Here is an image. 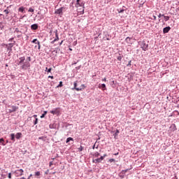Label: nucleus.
<instances>
[{
    "instance_id": "1",
    "label": "nucleus",
    "mask_w": 179,
    "mask_h": 179,
    "mask_svg": "<svg viewBox=\"0 0 179 179\" xmlns=\"http://www.w3.org/2000/svg\"><path fill=\"white\" fill-rule=\"evenodd\" d=\"M78 86V81L74 82V89L77 92H80V90H83V89H86V86L85 84L81 85L80 87H77Z\"/></svg>"
},
{
    "instance_id": "2",
    "label": "nucleus",
    "mask_w": 179,
    "mask_h": 179,
    "mask_svg": "<svg viewBox=\"0 0 179 179\" xmlns=\"http://www.w3.org/2000/svg\"><path fill=\"white\" fill-rule=\"evenodd\" d=\"M29 68H30V62H27V60H26L22 65H21V69H24V71H26V69H29Z\"/></svg>"
},
{
    "instance_id": "3",
    "label": "nucleus",
    "mask_w": 179,
    "mask_h": 179,
    "mask_svg": "<svg viewBox=\"0 0 179 179\" xmlns=\"http://www.w3.org/2000/svg\"><path fill=\"white\" fill-rule=\"evenodd\" d=\"M23 173H24L23 169H18L14 172V173L15 174V176L17 177H20V176H23Z\"/></svg>"
},
{
    "instance_id": "4",
    "label": "nucleus",
    "mask_w": 179,
    "mask_h": 179,
    "mask_svg": "<svg viewBox=\"0 0 179 179\" xmlns=\"http://www.w3.org/2000/svg\"><path fill=\"white\" fill-rule=\"evenodd\" d=\"M148 48H149V45L145 43V42H143L141 48L143 50V51H148Z\"/></svg>"
},
{
    "instance_id": "5",
    "label": "nucleus",
    "mask_w": 179,
    "mask_h": 179,
    "mask_svg": "<svg viewBox=\"0 0 179 179\" xmlns=\"http://www.w3.org/2000/svg\"><path fill=\"white\" fill-rule=\"evenodd\" d=\"M64 10V7H62L55 11L56 15H62V11Z\"/></svg>"
},
{
    "instance_id": "6",
    "label": "nucleus",
    "mask_w": 179,
    "mask_h": 179,
    "mask_svg": "<svg viewBox=\"0 0 179 179\" xmlns=\"http://www.w3.org/2000/svg\"><path fill=\"white\" fill-rule=\"evenodd\" d=\"M99 89H101V90L104 92V90H107V87L106 86V84H99Z\"/></svg>"
},
{
    "instance_id": "7",
    "label": "nucleus",
    "mask_w": 179,
    "mask_h": 179,
    "mask_svg": "<svg viewBox=\"0 0 179 179\" xmlns=\"http://www.w3.org/2000/svg\"><path fill=\"white\" fill-rule=\"evenodd\" d=\"M104 160V157H101L100 158L96 159L93 160L94 163H101V161Z\"/></svg>"
},
{
    "instance_id": "8",
    "label": "nucleus",
    "mask_w": 179,
    "mask_h": 179,
    "mask_svg": "<svg viewBox=\"0 0 179 179\" xmlns=\"http://www.w3.org/2000/svg\"><path fill=\"white\" fill-rule=\"evenodd\" d=\"M55 33L56 38H55L54 41H52V44H54L55 41H58V40H59V37L58 36V31L56 30Z\"/></svg>"
},
{
    "instance_id": "9",
    "label": "nucleus",
    "mask_w": 179,
    "mask_h": 179,
    "mask_svg": "<svg viewBox=\"0 0 179 179\" xmlns=\"http://www.w3.org/2000/svg\"><path fill=\"white\" fill-rule=\"evenodd\" d=\"M170 30H171V28L170 27H166L164 28V29H163L164 34H166V33H169V31H170Z\"/></svg>"
},
{
    "instance_id": "10",
    "label": "nucleus",
    "mask_w": 179,
    "mask_h": 179,
    "mask_svg": "<svg viewBox=\"0 0 179 179\" xmlns=\"http://www.w3.org/2000/svg\"><path fill=\"white\" fill-rule=\"evenodd\" d=\"M24 59H26V58H24V57H20L19 58V62L17 64V65H22L23 64V62H24Z\"/></svg>"
},
{
    "instance_id": "11",
    "label": "nucleus",
    "mask_w": 179,
    "mask_h": 179,
    "mask_svg": "<svg viewBox=\"0 0 179 179\" xmlns=\"http://www.w3.org/2000/svg\"><path fill=\"white\" fill-rule=\"evenodd\" d=\"M50 113L51 114H53V115H55V114H59V108H55V110H51L50 111Z\"/></svg>"
},
{
    "instance_id": "12",
    "label": "nucleus",
    "mask_w": 179,
    "mask_h": 179,
    "mask_svg": "<svg viewBox=\"0 0 179 179\" xmlns=\"http://www.w3.org/2000/svg\"><path fill=\"white\" fill-rule=\"evenodd\" d=\"M17 107L13 106H11V109H9V113H15L17 110Z\"/></svg>"
},
{
    "instance_id": "13",
    "label": "nucleus",
    "mask_w": 179,
    "mask_h": 179,
    "mask_svg": "<svg viewBox=\"0 0 179 179\" xmlns=\"http://www.w3.org/2000/svg\"><path fill=\"white\" fill-rule=\"evenodd\" d=\"M83 5H85V3H80V0H76V7H79V6H83Z\"/></svg>"
},
{
    "instance_id": "14",
    "label": "nucleus",
    "mask_w": 179,
    "mask_h": 179,
    "mask_svg": "<svg viewBox=\"0 0 179 179\" xmlns=\"http://www.w3.org/2000/svg\"><path fill=\"white\" fill-rule=\"evenodd\" d=\"M31 30H37L38 29V25L37 24H34L31 26Z\"/></svg>"
},
{
    "instance_id": "15",
    "label": "nucleus",
    "mask_w": 179,
    "mask_h": 179,
    "mask_svg": "<svg viewBox=\"0 0 179 179\" xmlns=\"http://www.w3.org/2000/svg\"><path fill=\"white\" fill-rule=\"evenodd\" d=\"M131 38L129 37H127L125 39L126 43H127V44H132V43L131 42Z\"/></svg>"
},
{
    "instance_id": "16",
    "label": "nucleus",
    "mask_w": 179,
    "mask_h": 179,
    "mask_svg": "<svg viewBox=\"0 0 179 179\" xmlns=\"http://www.w3.org/2000/svg\"><path fill=\"white\" fill-rule=\"evenodd\" d=\"M15 138L16 139H20V138H22V133H17L15 134Z\"/></svg>"
},
{
    "instance_id": "17",
    "label": "nucleus",
    "mask_w": 179,
    "mask_h": 179,
    "mask_svg": "<svg viewBox=\"0 0 179 179\" xmlns=\"http://www.w3.org/2000/svg\"><path fill=\"white\" fill-rule=\"evenodd\" d=\"M32 43H35V44H38L39 45V48H40V41H38L37 39H34L32 41Z\"/></svg>"
},
{
    "instance_id": "18",
    "label": "nucleus",
    "mask_w": 179,
    "mask_h": 179,
    "mask_svg": "<svg viewBox=\"0 0 179 179\" xmlns=\"http://www.w3.org/2000/svg\"><path fill=\"white\" fill-rule=\"evenodd\" d=\"M15 134H10V139H11V141H13V142H15Z\"/></svg>"
},
{
    "instance_id": "19",
    "label": "nucleus",
    "mask_w": 179,
    "mask_h": 179,
    "mask_svg": "<svg viewBox=\"0 0 179 179\" xmlns=\"http://www.w3.org/2000/svg\"><path fill=\"white\" fill-rule=\"evenodd\" d=\"M162 16H164L165 22H167V21L170 20V17L165 16L164 15H162Z\"/></svg>"
},
{
    "instance_id": "20",
    "label": "nucleus",
    "mask_w": 179,
    "mask_h": 179,
    "mask_svg": "<svg viewBox=\"0 0 179 179\" xmlns=\"http://www.w3.org/2000/svg\"><path fill=\"white\" fill-rule=\"evenodd\" d=\"M18 12L24 13V7H20L19 9H18Z\"/></svg>"
},
{
    "instance_id": "21",
    "label": "nucleus",
    "mask_w": 179,
    "mask_h": 179,
    "mask_svg": "<svg viewBox=\"0 0 179 179\" xmlns=\"http://www.w3.org/2000/svg\"><path fill=\"white\" fill-rule=\"evenodd\" d=\"M9 6L7 7V9L4 10L3 12L6 13V15H9Z\"/></svg>"
},
{
    "instance_id": "22",
    "label": "nucleus",
    "mask_w": 179,
    "mask_h": 179,
    "mask_svg": "<svg viewBox=\"0 0 179 179\" xmlns=\"http://www.w3.org/2000/svg\"><path fill=\"white\" fill-rule=\"evenodd\" d=\"M52 70V68L48 69V67H46L45 71V72H48V73H50V72H51Z\"/></svg>"
},
{
    "instance_id": "23",
    "label": "nucleus",
    "mask_w": 179,
    "mask_h": 179,
    "mask_svg": "<svg viewBox=\"0 0 179 179\" xmlns=\"http://www.w3.org/2000/svg\"><path fill=\"white\" fill-rule=\"evenodd\" d=\"M71 141H73V138L69 137L66 139V143H69V142H71Z\"/></svg>"
},
{
    "instance_id": "24",
    "label": "nucleus",
    "mask_w": 179,
    "mask_h": 179,
    "mask_svg": "<svg viewBox=\"0 0 179 179\" xmlns=\"http://www.w3.org/2000/svg\"><path fill=\"white\" fill-rule=\"evenodd\" d=\"M45 115H47V111L45 110L43 112V114H42V115L41 116V118H44V117H45Z\"/></svg>"
},
{
    "instance_id": "25",
    "label": "nucleus",
    "mask_w": 179,
    "mask_h": 179,
    "mask_svg": "<svg viewBox=\"0 0 179 179\" xmlns=\"http://www.w3.org/2000/svg\"><path fill=\"white\" fill-rule=\"evenodd\" d=\"M35 176L36 177H40V176H41V173H40V171H36L35 172Z\"/></svg>"
},
{
    "instance_id": "26",
    "label": "nucleus",
    "mask_w": 179,
    "mask_h": 179,
    "mask_svg": "<svg viewBox=\"0 0 179 179\" xmlns=\"http://www.w3.org/2000/svg\"><path fill=\"white\" fill-rule=\"evenodd\" d=\"M120 134V130H118V129H117L116 130V132L115 133V134H114V136L115 137V136H118V134Z\"/></svg>"
},
{
    "instance_id": "27",
    "label": "nucleus",
    "mask_w": 179,
    "mask_h": 179,
    "mask_svg": "<svg viewBox=\"0 0 179 179\" xmlns=\"http://www.w3.org/2000/svg\"><path fill=\"white\" fill-rule=\"evenodd\" d=\"M94 157H99V156H100V153H99L98 152H95V153L94 154Z\"/></svg>"
},
{
    "instance_id": "28",
    "label": "nucleus",
    "mask_w": 179,
    "mask_h": 179,
    "mask_svg": "<svg viewBox=\"0 0 179 179\" xmlns=\"http://www.w3.org/2000/svg\"><path fill=\"white\" fill-rule=\"evenodd\" d=\"M4 141L3 138H0V143H2L3 146H5V144L3 143Z\"/></svg>"
},
{
    "instance_id": "29",
    "label": "nucleus",
    "mask_w": 179,
    "mask_h": 179,
    "mask_svg": "<svg viewBox=\"0 0 179 179\" xmlns=\"http://www.w3.org/2000/svg\"><path fill=\"white\" fill-rule=\"evenodd\" d=\"M79 152H82L83 150V147L82 145L80 146V148H78Z\"/></svg>"
},
{
    "instance_id": "30",
    "label": "nucleus",
    "mask_w": 179,
    "mask_h": 179,
    "mask_svg": "<svg viewBox=\"0 0 179 179\" xmlns=\"http://www.w3.org/2000/svg\"><path fill=\"white\" fill-rule=\"evenodd\" d=\"M37 122H38V119L36 118L35 121L34 122V125H36Z\"/></svg>"
},
{
    "instance_id": "31",
    "label": "nucleus",
    "mask_w": 179,
    "mask_h": 179,
    "mask_svg": "<svg viewBox=\"0 0 179 179\" xmlns=\"http://www.w3.org/2000/svg\"><path fill=\"white\" fill-rule=\"evenodd\" d=\"M28 12H34V9H33L32 8H29L28 10Z\"/></svg>"
},
{
    "instance_id": "32",
    "label": "nucleus",
    "mask_w": 179,
    "mask_h": 179,
    "mask_svg": "<svg viewBox=\"0 0 179 179\" xmlns=\"http://www.w3.org/2000/svg\"><path fill=\"white\" fill-rule=\"evenodd\" d=\"M27 62H30L31 61V57H28L27 58Z\"/></svg>"
},
{
    "instance_id": "33",
    "label": "nucleus",
    "mask_w": 179,
    "mask_h": 179,
    "mask_svg": "<svg viewBox=\"0 0 179 179\" xmlns=\"http://www.w3.org/2000/svg\"><path fill=\"white\" fill-rule=\"evenodd\" d=\"M110 163H113V162H115V159H109Z\"/></svg>"
},
{
    "instance_id": "34",
    "label": "nucleus",
    "mask_w": 179,
    "mask_h": 179,
    "mask_svg": "<svg viewBox=\"0 0 179 179\" xmlns=\"http://www.w3.org/2000/svg\"><path fill=\"white\" fill-rule=\"evenodd\" d=\"M8 178L10 179L12 178V173H9Z\"/></svg>"
},
{
    "instance_id": "35",
    "label": "nucleus",
    "mask_w": 179,
    "mask_h": 179,
    "mask_svg": "<svg viewBox=\"0 0 179 179\" xmlns=\"http://www.w3.org/2000/svg\"><path fill=\"white\" fill-rule=\"evenodd\" d=\"M122 59V57L121 56L117 57V60L121 61Z\"/></svg>"
},
{
    "instance_id": "36",
    "label": "nucleus",
    "mask_w": 179,
    "mask_h": 179,
    "mask_svg": "<svg viewBox=\"0 0 179 179\" xmlns=\"http://www.w3.org/2000/svg\"><path fill=\"white\" fill-rule=\"evenodd\" d=\"M59 87H62V81L59 82Z\"/></svg>"
},
{
    "instance_id": "37",
    "label": "nucleus",
    "mask_w": 179,
    "mask_h": 179,
    "mask_svg": "<svg viewBox=\"0 0 179 179\" xmlns=\"http://www.w3.org/2000/svg\"><path fill=\"white\" fill-rule=\"evenodd\" d=\"M131 62H132L131 61H129V63H128V64H127V66H131V65H132V64H131Z\"/></svg>"
},
{
    "instance_id": "38",
    "label": "nucleus",
    "mask_w": 179,
    "mask_h": 179,
    "mask_svg": "<svg viewBox=\"0 0 179 179\" xmlns=\"http://www.w3.org/2000/svg\"><path fill=\"white\" fill-rule=\"evenodd\" d=\"M54 164L52 163V162H50V163H49V166H50V167H51V166H52Z\"/></svg>"
},
{
    "instance_id": "39",
    "label": "nucleus",
    "mask_w": 179,
    "mask_h": 179,
    "mask_svg": "<svg viewBox=\"0 0 179 179\" xmlns=\"http://www.w3.org/2000/svg\"><path fill=\"white\" fill-rule=\"evenodd\" d=\"M10 45V48H12V47H13V43H9Z\"/></svg>"
},
{
    "instance_id": "40",
    "label": "nucleus",
    "mask_w": 179,
    "mask_h": 179,
    "mask_svg": "<svg viewBox=\"0 0 179 179\" xmlns=\"http://www.w3.org/2000/svg\"><path fill=\"white\" fill-rule=\"evenodd\" d=\"M103 82H107V78H104L103 79H102Z\"/></svg>"
},
{
    "instance_id": "41",
    "label": "nucleus",
    "mask_w": 179,
    "mask_h": 179,
    "mask_svg": "<svg viewBox=\"0 0 179 179\" xmlns=\"http://www.w3.org/2000/svg\"><path fill=\"white\" fill-rule=\"evenodd\" d=\"M101 157H103V159L104 157H107V154H104L103 156H101Z\"/></svg>"
},
{
    "instance_id": "42",
    "label": "nucleus",
    "mask_w": 179,
    "mask_h": 179,
    "mask_svg": "<svg viewBox=\"0 0 179 179\" xmlns=\"http://www.w3.org/2000/svg\"><path fill=\"white\" fill-rule=\"evenodd\" d=\"M50 170H47L45 172V174H48Z\"/></svg>"
},
{
    "instance_id": "43",
    "label": "nucleus",
    "mask_w": 179,
    "mask_h": 179,
    "mask_svg": "<svg viewBox=\"0 0 179 179\" xmlns=\"http://www.w3.org/2000/svg\"><path fill=\"white\" fill-rule=\"evenodd\" d=\"M48 78H51L52 79H54V76H49Z\"/></svg>"
},
{
    "instance_id": "44",
    "label": "nucleus",
    "mask_w": 179,
    "mask_h": 179,
    "mask_svg": "<svg viewBox=\"0 0 179 179\" xmlns=\"http://www.w3.org/2000/svg\"><path fill=\"white\" fill-rule=\"evenodd\" d=\"M32 176H33L32 174L29 175V176L28 177V179H30V178L32 177Z\"/></svg>"
},
{
    "instance_id": "45",
    "label": "nucleus",
    "mask_w": 179,
    "mask_h": 179,
    "mask_svg": "<svg viewBox=\"0 0 179 179\" xmlns=\"http://www.w3.org/2000/svg\"><path fill=\"white\" fill-rule=\"evenodd\" d=\"M162 16H163V15L159 14V15H158V17H162Z\"/></svg>"
},
{
    "instance_id": "46",
    "label": "nucleus",
    "mask_w": 179,
    "mask_h": 179,
    "mask_svg": "<svg viewBox=\"0 0 179 179\" xmlns=\"http://www.w3.org/2000/svg\"><path fill=\"white\" fill-rule=\"evenodd\" d=\"M153 17H154V20H156L157 19L156 15H153Z\"/></svg>"
},
{
    "instance_id": "47",
    "label": "nucleus",
    "mask_w": 179,
    "mask_h": 179,
    "mask_svg": "<svg viewBox=\"0 0 179 179\" xmlns=\"http://www.w3.org/2000/svg\"><path fill=\"white\" fill-rule=\"evenodd\" d=\"M118 155H119L118 152L114 154L115 156H118Z\"/></svg>"
},
{
    "instance_id": "48",
    "label": "nucleus",
    "mask_w": 179,
    "mask_h": 179,
    "mask_svg": "<svg viewBox=\"0 0 179 179\" xmlns=\"http://www.w3.org/2000/svg\"><path fill=\"white\" fill-rule=\"evenodd\" d=\"M62 43H64V41H61V43H59V45H62Z\"/></svg>"
},
{
    "instance_id": "49",
    "label": "nucleus",
    "mask_w": 179,
    "mask_h": 179,
    "mask_svg": "<svg viewBox=\"0 0 179 179\" xmlns=\"http://www.w3.org/2000/svg\"><path fill=\"white\" fill-rule=\"evenodd\" d=\"M34 118H37V115H34Z\"/></svg>"
},
{
    "instance_id": "50",
    "label": "nucleus",
    "mask_w": 179,
    "mask_h": 179,
    "mask_svg": "<svg viewBox=\"0 0 179 179\" xmlns=\"http://www.w3.org/2000/svg\"><path fill=\"white\" fill-rule=\"evenodd\" d=\"M9 41H12V38H10V39H9Z\"/></svg>"
},
{
    "instance_id": "51",
    "label": "nucleus",
    "mask_w": 179,
    "mask_h": 179,
    "mask_svg": "<svg viewBox=\"0 0 179 179\" xmlns=\"http://www.w3.org/2000/svg\"><path fill=\"white\" fill-rule=\"evenodd\" d=\"M22 179H26V178H24V177H22Z\"/></svg>"
},
{
    "instance_id": "52",
    "label": "nucleus",
    "mask_w": 179,
    "mask_h": 179,
    "mask_svg": "<svg viewBox=\"0 0 179 179\" xmlns=\"http://www.w3.org/2000/svg\"><path fill=\"white\" fill-rule=\"evenodd\" d=\"M69 50H70V51H72V49L70 48Z\"/></svg>"
},
{
    "instance_id": "53",
    "label": "nucleus",
    "mask_w": 179,
    "mask_h": 179,
    "mask_svg": "<svg viewBox=\"0 0 179 179\" xmlns=\"http://www.w3.org/2000/svg\"><path fill=\"white\" fill-rule=\"evenodd\" d=\"M124 171V173H127V170L126 171Z\"/></svg>"
},
{
    "instance_id": "54",
    "label": "nucleus",
    "mask_w": 179,
    "mask_h": 179,
    "mask_svg": "<svg viewBox=\"0 0 179 179\" xmlns=\"http://www.w3.org/2000/svg\"><path fill=\"white\" fill-rule=\"evenodd\" d=\"M84 10H83V13Z\"/></svg>"
},
{
    "instance_id": "55",
    "label": "nucleus",
    "mask_w": 179,
    "mask_h": 179,
    "mask_svg": "<svg viewBox=\"0 0 179 179\" xmlns=\"http://www.w3.org/2000/svg\"><path fill=\"white\" fill-rule=\"evenodd\" d=\"M0 16H2V14H0Z\"/></svg>"
},
{
    "instance_id": "56",
    "label": "nucleus",
    "mask_w": 179,
    "mask_h": 179,
    "mask_svg": "<svg viewBox=\"0 0 179 179\" xmlns=\"http://www.w3.org/2000/svg\"><path fill=\"white\" fill-rule=\"evenodd\" d=\"M39 139H41V137H39Z\"/></svg>"
},
{
    "instance_id": "57",
    "label": "nucleus",
    "mask_w": 179,
    "mask_h": 179,
    "mask_svg": "<svg viewBox=\"0 0 179 179\" xmlns=\"http://www.w3.org/2000/svg\"><path fill=\"white\" fill-rule=\"evenodd\" d=\"M53 174H55V172H53Z\"/></svg>"
},
{
    "instance_id": "58",
    "label": "nucleus",
    "mask_w": 179,
    "mask_h": 179,
    "mask_svg": "<svg viewBox=\"0 0 179 179\" xmlns=\"http://www.w3.org/2000/svg\"><path fill=\"white\" fill-rule=\"evenodd\" d=\"M178 115H179V113H178Z\"/></svg>"
}]
</instances>
